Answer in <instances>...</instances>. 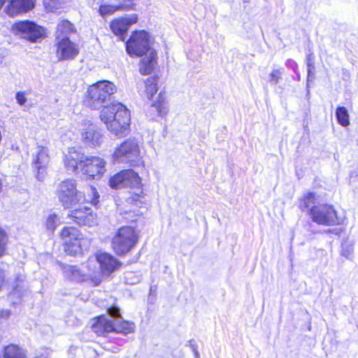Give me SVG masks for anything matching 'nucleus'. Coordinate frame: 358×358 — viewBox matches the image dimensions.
I'll return each mask as SVG.
<instances>
[{"label":"nucleus","instance_id":"nucleus-1","mask_svg":"<svg viewBox=\"0 0 358 358\" xmlns=\"http://www.w3.org/2000/svg\"><path fill=\"white\" fill-rule=\"evenodd\" d=\"M110 186L113 189H120L129 187L134 189V192H129V195L125 199L126 203L129 206L136 216L143 214L138 208L146 204L145 195L142 188L141 180L137 173L131 169L123 170L110 178Z\"/></svg>","mask_w":358,"mask_h":358},{"label":"nucleus","instance_id":"nucleus-2","mask_svg":"<svg viewBox=\"0 0 358 358\" xmlns=\"http://www.w3.org/2000/svg\"><path fill=\"white\" fill-rule=\"evenodd\" d=\"M100 118L107 129L115 136L122 137L128 134L130 114L121 103H112L109 108H102Z\"/></svg>","mask_w":358,"mask_h":358},{"label":"nucleus","instance_id":"nucleus-3","mask_svg":"<svg viewBox=\"0 0 358 358\" xmlns=\"http://www.w3.org/2000/svg\"><path fill=\"white\" fill-rule=\"evenodd\" d=\"M116 86L109 80H103L90 85L85 99L86 105L92 109L109 108Z\"/></svg>","mask_w":358,"mask_h":358},{"label":"nucleus","instance_id":"nucleus-4","mask_svg":"<svg viewBox=\"0 0 358 358\" xmlns=\"http://www.w3.org/2000/svg\"><path fill=\"white\" fill-rule=\"evenodd\" d=\"M56 195L65 208H71L87 201L84 193L78 189L76 180L71 178L64 180L57 185Z\"/></svg>","mask_w":358,"mask_h":358},{"label":"nucleus","instance_id":"nucleus-5","mask_svg":"<svg viewBox=\"0 0 358 358\" xmlns=\"http://www.w3.org/2000/svg\"><path fill=\"white\" fill-rule=\"evenodd\" d=\"M151 43V37L147 31H136L127 41L126 50L130 56L141 57L152 50Z\"/></svg>","mask_w":358,"mask_h":358},{"label":"nucleus","instance_id":"nucleus-6","mask_svg":"<svg viewBox=\"0 0 358 358\" xmlns=\"http://www.w3.org/2000/svg\"><path fill=\"white\" fill-rule=\"evenodd\" d=\"M12 31L15 35L32 43L38 42L45 34V30L41 26L29 20L15 23Z\"/></svg>","mask_w":358,"mask_h":358},{"label":"nucleus","instance_id":"nucleus-7","mask_svg":"<svg viewBox=\"0 0 358 358\" xmlns=\"http://www.w3.org/2000/svg\"><path fill=\"white\" fill-rule=\"evenodd\" d=\"M140 150L137 143L128 139L116 148L113 155V159L116 162L131 163L138 160Z\"/></svg>","mask_w":358,"mask_h":358},{"label":"nucleus","instance_id":"nucleus-8","mask_svg":"<svg viewBox=\"0 0 358 358\" xmlns=\"http://www.w3.org/2000/svg\"><path fill=\"white\" fill-rule=\"evenodd\" d=\"M94 257L101 275L110 276L122 268V262L110 253L99 252Z\"/></svg>","mask_w":358,"mask_h":358},{"label":"nucleus","instance_id":"nucleus-9","mask_svg":"<svg viewBox=\"0 0 358 358\" xmlns=\"http://www.w3.org/2000/svg\"><path fill=\"white\" fill-rule=\"evenodd\" d=\"M310 215L313 220L320 224L333 225L338 222L335 210L332 206L327 204L313 207Z\"/></svg>","mask_w":358,"mask_h":358},{"label":"nucleus","instance_id":"nucleus-10","mask_svg":"<svg viewBox=\"0 0 358 358\" xmlns=\"http://www.w3.org/2000/svg\"><path fill=\"white\" fill-rule=\"evenodd\" d=\"M81 136L83 141L90 146L100 145L103 138L101 129L88 120L83 122Z\"/></svg>","mask_w":358,"mask_h":358},{"label":"nucleus","instance_id":"nucleus-11","mask_svg":"<svg viewBox=\"0 0 358 358\" xmlns=\"http://www.w3.org/2000/svg\"><path fill=\"white\" fill-rule=\"evenodd\" d=\"M80 170L90 178L100 177L105 171V162L99 157L86 156Z\"/></svg>","mask_w":358,"mask_h":358},{"label":"nucleus","instance_id":"nucleus-12","mask_svg":"<svg viewBox=\"0 0 358 358\" xmlns=\"http://www.w3.org/2000/svg\"><path fill=\"white\" fill-rule=\"evenodd\" d=\"M138 239V234L131 227H122L113 238L115 246H135Z\"/></svg>","mask_w":358,"mask_h":358},{"label":"nucleus","instance_id":"nucleus-13","mask_svg":"<svg viewBox=\"0 0 358 358\" xmlns=\"http://www.w3.org/2000/svg\"><path fill=\"white\" fill-rule=\"evenodd\" d=\"M138 20L136 14L126 15L124 17L113 20L110 22V29L114 34L120 36L122 41L125 38L127 31L131 25L135 24Z\"/></svg>","mask_w":358,"mask_h":358},{"label":"nucleus","instance_id":"nucleus-14","mask_svg":"<svg viewBox=\"0 0 358 358\" xmlns=\"http://www.w3.org/2000/svg\"><path fill=\"white\" fill-rule=\"evenodd\" d=\"M79 53L78 46L69 40V37H63L57 40L56 55L59 60H68L75 58Z\"/></svg>","mask_w":358,"mask_h":358},{"label":"nucleus","instance_id":"nucleus-15","mask_svg":"<svg viewBox=\"0 0 358 358\" xmlns=\"http://www.w3.org/2000/svg\"><path fill=\"white\" fill-rule=\"evenodd\" d=\"M90 327L97 336L105 337L115 331L114 320L106 318L105 315H99L92 318Z\"/></svg>","mask_w":358,"mask_h":358},{"label":"nucleus","instance_id":"nucleus-16","mask_svg":"<svg viewBox=\"0 0 358 358\" xmlns=\"http://www.w3.org/2000/svg\"><path fill=\"white\" fill-rule=\"evenodd\" d=\"M85 155L75 148H70L68 152L64 155V165L66 169L71 172H76L78 168L81 169Z\"/></svg>","mask_w":358,"mask_h":358},{"label":"nucleus","instance_id":"nucleus-17","mask_svg":"<svg viewBox=\"0 0 358 358\" xmlns=\"http://www.w3.org/2000/svg\"><path fill=\"white\" fill-rule=\"evenodd\" d=\"M36 0H10L6 7V13L10 16H15L32 10Z\"/></svg>","mask_w":358,"mask_h":358},{"label":"nucleus","instance_id":"nucleus-18","mask_svg":"<svg viewBox=\"0 0 358 358\" xmlns=\"http://www.w3.org/2000/svg\"><path fill=\"white\" fill-rule=\"evenodd\" d=\"M50 162L48 150L45 147H38L36 158L34 160V167L38 170L36 176L38 180H43L45 175V168Z\"/></svg>","mask_w":358,"mask_h":358},{"label":"nucleus","instance_id":"nucleus-19","mask_svg":"<svg viewBox=\"0 0 358 358\" xmlns=\"http://www.w3.org/2000/svg\"><path fill=\"white\" fill-rule=\"evenodd\" d=\"M70 217L80 225L92 226L96 224V215L86 206L72 210Z\"/></svg>","mask_w":358,"mask_h":358},{"label":"nucleus","instance_id":"nucleus-20","mask_svg":"<svg viewBox=\"0 0 358 358\" xmlns=\"http://www.w3.org/2000/svg\"><path fill=\"white\" fill-rule=\"evenodd\" d=\"M60 238L65 246H81L83 235L76 227H64L60 233Z\"/></svg>","mask_w":358,"mask_h":358},{"label":"nucleus","instance_id":"nucleus-21","mask_svg":"<svg viewBox=\"0 0 358 358\" xmlns=\"http://www.w3.org/2000/svg\"><path fill=\"white\" fill-rule=\"evenodd\" d=\"M157 53L155 50H150L149 55L145 57L140 63L139 71L143 75H148L153 71L157 63Z\"/></svg>","mask_w":358,"mask_h":358},{"label":"nucleus","instance_id":"nucleus-22","mask_svg":"<svg viewBox=\"0 0 358 358\" xmlns=\"http://www.w3.org/2000/svg\"><path fill=\"white\" fill-rule=\"evenodd\" d=\"M2 355L3 358H27L25 350L14 343L5 345L2 350Z\"/></svg>","mask_w":358,"mask_h":358},{"label":"nucleus","instance_id":"nucleus-23","mask_svg":"<svg viewBox=\"0 0 358 358\" xmlns=\"http://www.w3.org/2000/svg\"><path fill=\"white\" fill-rule=\"evenodd\" d=\"M76 28L73 24L66 20H61L57 27L56 40L62 38L63 37H69V36L76 32Z\"/></svg>","mask_w":358,"mask_h":358},{"label":"nucleus","instance_id":"nucleus-24","mask_svg":"<svg viewBox=\"0 0 358 358\" xmlns=\"http://www.w3.org/2000/svg\"><path fill=\"white\" fill-rule=\"evenodd\" d=\"M129 4L121 3L119 5H108L101 4L99 7V12L102 17L110 15L115 13V11L119 10H129Z\"/></svg>","mask_w":358,"mask_h":358},{"label":"nucleus","instance_id":"nucleus-25","mask_svg":"<svg viewBox=\"0 0 358 358\" xmlns=\"http://www.w3.org/2000/svg\"><path fill=\"white\" fill-rule=\"evenodd\" d=\"M134 324L127 320H115L113 333L127 335L134 331Z\"/></svg>","mask_w":358,"mask_h":358},{"label":"nucleus","instance_id":"nucleus-26","mask_svg":"<svg viewBox=\"0 0 358 358\" xmlns=\"http://www.w3.org/2000/svg\"><path fill=\"white\" fill-rule=\"evenodd\" d=\"M152 108L155 109L159 116H164L169 111L168 104L165 100L164 95L159 93L158 100L152 104Z\"/></svg>","mask_w":358,"mask_h":358},{"label":"nucleus","instance_id":"nucleus-27","mask_svg":"<svg viewBox=\"0 0 358 358\" xmlns=\"http://www.w3.org/2000/svg\"><path fill=\"white\" fill-rule=\"evenodd\" d=\"M315 196L312 192H308L304 194L303 197L299 201V208L302 210H309L311 212V209L315 207Z\"/></svg>","mask_w":358,"mask_h":358},{"label":"nucleus","instance_id":"nucleus-28","mask_svg":"<svg viewBox=\"0 0 358 358\" xmlns=\"http://www.w3.org/2000/svg\"><path fill=\"white\" fill-rule=\"evenodd\" d=\"M336 116L338 123L343 127H347L350 124L349 114L345 107H338L336 111Z\"/></svg>","mask_w":358,"mask_h":358},{"label":"nucleus","instance_id":"nucleus-29","mask_svg":"<svg viewBox=\"0 0 358 358\" xmlns=\"http://www.w3.org/2000/svg\"><path fill=\"white\" fill-rule=\"evenodd\" d=\"M145 92L148 99H150L153 95L157 92V80L155 77L148 78L145 80Z\"/></svg>","mask_w":358,"mask_h":358},{"label":"nucleus","instance_id":"nucleus-30","mask_svg":"<svg viewBox=\"0 0 358 358\" xmlns=\"http://www.w3.org/2000/svg\"><path fill=\"white\" fill-rule=\"evenodd\" d=\"M65 0H44L43 4L48 11L53 12L65 4Z\"/></svg>","mask_w":358,"mask_h":358},{"label":"nucleus","instance_id":"nucleus-31","mask_svg":"<svg viewBox=\"0 0 358 358\" xmlns=\"http://www.w3.org/2000/svg\"><path fill=\"white\" fill-rule=\"evenodd\" d=\"M59 224V218L55 214L49 215L46 219V229L50 232H53Z\"/></svg>","mask_w":358,"mask_h":358},{"label":"nucleus","instance_id":"nucleus-32","mask_svg":"<svg viewBox=\"0 0 358 358\" xmlns=\"http://www.w3.org/2000/svg\"><path fill=\"white\" fill-rule=\"evenodd\" d=\"M282 72L279 69L273 70L269 75L270 80L269 82L272 85H277L279 83V80L281 78Z\"/></svg>","mask_w":358,"mask_h":358},{"label":"nucleus","instance_id":"nucleus-33","mask_svg":"<svg viewBox=\"0 0 358 358\" xmlns=\"http://www.w3.org/2000/svg\"><path fill=\"white\" fill-rule=\"evenodd\" d=\"M104 275H101V273L97 275H92L89 278V281L90 282L92 286H99L103 280L102 277Z\"/></svg>","mask_w":358,"mask_h":358},{"label":"nucleus","instance_id":"nucleus-34","mask_svg":"<svg viewBox=\"0 0 358 358\" xmlns=\"http://www.w3.org/2000/svg\"><path fill=\"white\" fill-rule=\"evenodd\" d=\"M107 312L110 316H111L115 319L122 318V315H121L119 308L115 306H111V307L108 308L107 310Z\"/></svg>","mask_w":358,"mask_h":358},{"label":"nucleus","instance_id":"nucleus-35","mask_svg":"<svg viewBox=\"0 0 358 358\" xmlns=\"http://www.w3.org/2000/svg\"><path fill=\"white\" fill-rule=\"evenodd\" d=\"M16 100L17 103H19L20 106H23L27 101V98L24 93L22 92H17L16 94Z\"/></svg>","mask_w":358,"mask_h":358},{"label":"nucleus","instance_id":"nucleus-36","mask_svg":"<svg viewBox=\"0 0 358 358\" xmlns=\"http://www.w3.org/2000/svg\"><path fill=\"white\" fill-rule=\"evenodd\" d=\"M10 315V310L8 309L0 308V321L7 320Z\"/></svg>","mask_w":358,"mask_h":358},{"label":"nucleus","instance_id":"nucleus-37","mask_svg":"<svg viewBox=\"0 0 358 358\" xmlns=\"http://www.w3.org/2000/svg\"><path fill=\"white\" fill-rule=\"evenodd\" d=\"M6 283V274L5 271L0 268V292L3 289Z\"/></svg>","mask_w":358,"mask_h":358},{"label":"nucleus","instance_id":"nucleus-38","mask_svg":"<svg viewBox=\"0 0 358 358\" xmlns=\"http://www.w3.org/2000/svg\"><path fill=\"white\" fill-rule=\"evenodd\" d=\"M7 243V235L3 229L0 228V246H4Z\"/></svg>","mask_w":358,"mask_h":358},{"label":"nucleus","instance_id":"nucleus-39","mask_svg":"<svg viewBox=\"0 0 358 358\" xmlns=\"http://www.w3.org/2000/svg\"><path fill=\"white\" fill-rule=\"evenodd\" d=\"M90 189H91L92 193L94 194V198L92 199L91 202L92 203L95 204L97 201V198L99 197V194L94 187H90Z\"/></svg>","mask_w":358,"mask_h":358},{"label":"nucleus","instance_id":"nucleus-40","mask_svg":"<svg viewBox=\"0 0 358 358\" xmlns=\"http://www.w3.org/2000/svg\"><path fill=\"white\" fill-rule=\"evenodd\" d=\"M132 248H131V247L125 248L124 250L117 251L116 252L118 255L123 256V255H126L127 253L129 252Z\"/></svg>","mask_w":358,"mask_h":358},{"label":"nucleus","instance_id":"nucleus-41","mask_svg":"<svg viewBox=\"0 0 358 358\" xmlns=\"http://www.w3.org/2000/svg\"><path fill=\"white\" fill-rule=\"evenodd\" d=\"M340 231L338 229H335L334 231L330 233L331 238L338 239L340 237Z\"/></svg>","mask_w":358,"mask_h":358},{"label":"nucleus","instance_id":"nucleus-42","mask_svg":"<svg viewBox=\"0 0 358 358\" xmlns=\"http://www.w3.org/2000/svg\"><path fill=\"white\" fill-rule=\"evenodd\" d=\"M5 248H0V257L4 254L5 252V250H4Z\"/></svg>","mask_w":358,"mask_h":358},{"label":"nucleus","instance_id":"nucleus-43","mask_svg":"<svg viewBox=\"0 0 358 358\" xmlns=\"http://www.w3.org/2000/svg\"><path fill=\"white\" fill-rule=\"evenodd\" d=\"M6 0H0V10L2 8Z\"/></svg>","mask_w":358,"mask_h":358},{"label":"nucleus","instance_id":"nucleus-44","mask_svg":"<svg viewBox=\"0 0 358 358\" xmlns=\"http://www.w3.org/2000/svg\"><path fill=\"white\" fill-rule=\"evenodd\" d=\"M3 181L1 180V178H0V193L1 192L2 189H3Z\"/></svg>","mask_w":358,"mask_h":358}]
</instances>
